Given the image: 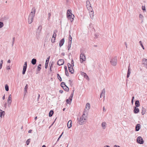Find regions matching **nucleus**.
I'll use <instances>...</instances> for the list:
<instances>
[{
    "mask_svg": "<svg viewBox=\"0 0 147 147\" xmlns=\"http://www.w3.org/2000/svg\"><path fill=\"white\" fill-rule=\"evenodd\" d=\"M36 12V9L34 7H33L28 17V22L29 24H31L33 21V19L35 16Z\"/></svg>",
    "mask_w": 147,
    "mask_h": 147,
    "instance_id": "1",
    "label": "nucleus"
},
{
    "mask_svg": "<svg viewBox=\"0 0 147 147\" xmlns=\"http://www.w3.org/2000/svg\"><path fill=\"white\" fill-rule=\"evenodd\" d=\"M85 112V110H84L83 115L81 117L78 118V123L80 125H82L85 122L86 116V115L84 113Z\"/></svg>",
    "mask_w": 147,
    "mask_h": 147,
    "instance_id": "2",
    "label": "nucleus"
},
{
    "mask_svg": "<svg viewBox=\"0 0 147 147\" xmlns=\"http://www.w3.org/2000/svg\"><path fill=\"white\" fill-rule=\"evenodd\" d=\"M71 11L70 9H68L67 11V16L68 19L71 22H72L73 20L74 16L71 13Z\"/></svg>",
    "mask_w": 147,
    "mask_h": 147,
    "instance_id": "3",
    "label": "nucleus"
},
{
    "mask_svg": "<svg viewBox=\"0 0 147 147\" xmlns=\"http://www.w3.org/2000/svg\"><path fill=\"white\" fill-rule=\"evenodd\" d=\"M42 29V26H39L37 30L36 36L37 39L40 38L41 30Z\"/></svg>",
    "mask_w": 147,
    "mask_h": 147,
    "instance_id": "4",
    "label": "nucleus"
},
{
    "mask_svg": "<svg viewBox=\"0 0 147 147\" xmlns=\"http://www.w3.org/2000/svg\"><path fill=\"white\" fill-rule=\"evenodd\" d=\"M86 57L84 53H81L80 55V61L81 63L86 60Z\"/></svg>",
    "mask_w": 147,
    "mask_h": 147,
    "instance_id": "5",
    "label": "nucleus"
},
{
    "mask_svg": "<svg viewBox=\"0 0 147 147\" xmlns=\"http://www.w3.org/2000/svg\"><path fill=\"white\" fill-rule=\"evenodd\" d=\"M110 63L113 66H115L117 63V58L114 57L112 58L110 61Z\"/></svg>",
    "mask_w": 147,
    "mask_h": 147,
    "instance_id": "6",
    "label": "nucleus"
},
{
    "mask_svg": "<svg viewBox=\"0 0 147 147\" xmlns=\"http://www.w3.org/2000/svg\"><path fill=\"white\" fill-rule=\"evenodd\" d=\"M86 5L87 9L90 11L92 9V8L90 2L89 1L87 0L86 1Z\"/></svg>",
    "mask_w": 147,
    "mask_h": 147,
    "instance_id": "7",
    "label": "nucleus"
},
{
    "mask_svg": "<svg viewBox=\"0 0 147 147\" xmlns=\"http://www.w3.org/2000/svg\"><path fill=\"white\" fill-rule=\"evenodd\" d=\"M67 65L68 67L69 71L71 74H73L74 72V70L72 65L69 63H68Z\"/></svg>",
    "mask_w": 147,
    "mask_h": 147,
    "instance_id": "8",
    "label": "nucleus"
},
{
    "mask_svg": "<svg viewBox=\"0 0 147 147\" xmlns=\"http://www.w3.org/2000/svg\"><path fill=\"white\" fill-rule=\"evenodd\" d=\"M12 102V98L11 94L9 95L7 99L8 105L9 107H10L11 103Z\"/></svg>",
    "mask_w": 147,
    "mask_h": 147,
    "instance_id": "9",
    "label": "nucleus"
},
{
    "mask_svg": "<svg viewBox=\"0 0 147 147\" xmlns=\"http://www.w3.org/2000/svg\"><path fill=\"white\" fill-rule=\"evenodd\" d=\"M137 141L138 143L140 144H143L144 142L143 139L141 136H139L138 137Z\"/></svg>",
    "mask_w": 147,
    "mask_h": 147,
    "instance_id": "10",
    "label": "nucleus"
},
{
    "mask_svg": "<svg viewBox=\"0 0 147 147\" xmlns=\"http://www.w3.org/2000/svg\"><path fill=\"white\" fill-rule=\"evenodd\" d=\"M27 62L26 61L24 63V64L23 66V70L22 71V74H24L25 73L27 67Z\"/></svg>",
    "mask_w": 147,
    "mask_h": 147,
    "instance_id": "11",
    "label": "nucleus"
},
{
    "mask_svg": "<svg viewBox=\"0 0 147 147\" xmlns=\"http://www.w3.org/2000/svg\"><path fill=\"white\" fill-rule=\"evenodd\" d=\"M142 62L144 66L147 69V59H143Z\"/></svg>",
    "mask_w": 147,
    "mask_h": 147,
    "instance_id": "12",
    "label": "nucleus"
},
{
    "mask_svg": "<svg viewBox=\"0 0 147 147\" xmlns=\"http://www.w3.org/2000/svg\"><path fill=\"white\" fill-rule=\"evenodd\" d=\"M94 12L93 9H92L91 10H90L89 12V15L90 17L92 19H93L94 17Z\"/></svg>",
    "mask_w": 147,
    "mask_h": 147,
    "instance_id": "13",
    "label": "nucleus"
},
{
    "mask_svg": "<svg viewBox=\"0 0 147 147\" xmlns=\"http://www.w3.org/2000/svg\"><path fill=\"white\" fill-rule=\"evenodd\" d=\"M64 60L63 59H59L57 62V64L59 65H61L63 64Z\"/></svg>",
    "mask_w": 147,
    "mask_h": 147,
    "instance_id": "14",
    "label": "nucleus"
},
{
    "mask_svg": "<svg viewBox=\"0 0 147 147\" xmlns=\"http://www.w3.org/2000/svg\"><path fill=\"white\" fill-rule=\"evenodd\" d=\"M131 69L130 67V65H129L128 67V69L127 71V78H128L129 76V75L130 74L131 72Z\"/></svg>",
    "mask_w": 147,
    "mask_h": 147,
    "instance_id": "15",
    "label": "nucleus"
},
{
    "mask_svg": "<svg viewBox=\"0 0 147 147\" xmlns=\"http://www.w3.org/2000/svg\"><path fill=\"white\" fill-rule=\"evenodd\" d=\"M64 38L62 39L59 42V46L60 47H61L63 44L64 42Z\"/></svg>",
    "mask_w": 147,
    "mask_h": 147,
    "instance_id": "16",
    "label": "nucleus"
},
{
    "mask_svg": "<svg viewBox=\"0 0 147 147\" xmlns=\"http://www.w3.org/2000/svg\"><path fill=\"white\" fill-rule=\"evenodd\" d=\"M107 125V124L105 122H103L102 123L101 126L103 129H105L106 128Z\"/></svg>",
    "mask_w": 147,
    "mask_h": 147,
    "instance_id": "17",
    "label": "nucleus"
},
{
    "mask_svg": "<svg viewBox=\"0 0 147 147\" xmlns=\"http://www.w3.org/2000/svg\"><path fill=\"white\" fill-rule=\"evenodd\" d=\"M139 109L136 107H134V112L135 113H138L139 112Z\"/></svg>",
    "mask_w": 147,
    "mask_h": 147,
    "instance_id": "18",
    "label": "nucleus"
},
{
    "mask_svg": "<svg viewBox=\"0 0 147 147\" xmlns=\"http://www.w3.org/2000/svg\"><path fill=\"white\" fill-rule=\"evenodd\" d=\"M50 57L49 56V57L47 59V60L46 61V63L45 64V68H47L48 67V62L49 61V59H50Z\"/></svg>",
    "mask_w": 147,
    "mask_h": 147,
    "instance_id": "19",
    "label": "nucleus"
},
{
    "mask_svg": "<svg viewBox=\"0 0 147 147\" xmlns=\"http://www.w3.org/2000/svg\"><path fill=\"white\" fill-rule=\"evenodd\" d=\"M72 121L71 120H69L67 123V127L69 128H70L71 127V123H72Z\"/></svg>",
    "mask_w": 147,
    "mask_h": 147,
    "instance_id": "20",
    "label": "nucleus"
},
{
    "mask_svg": "<svg viewBox=\"0 0 147 147\" xmlns=\"http://www.w3.org/2000/svg\"><path fill=\"white\" fill-rule=\"evenodd\" d=\"M105 88H104L102 91V92L101 93V95H102V96L103 97L104 99H105Z\"/></svg>",
    "mask_w": 147,
    "mask_h": 147,
    "instance_id": "21",
    "label": "nucleus"
},
{
    "mask_svg": "<svg viewBox=\"0 0 147 147\" xmlns=\"http://www.w3.org/2000/svg\"><path fill=\"white\" fill-rule=\"evenodd\" d=\"M140 124H137L136 126V131H138L140 128Z\"/></svg>",
    "mask_w": 147,
    "mask_h": 147,
    "instance_id": "22",
    "label": "nucleus"
},
{
    "mask_svg": "<svg viewBox=\"0 0 147 147\" xmlns=\"http://www.w3.org/2000/svg\"><path fill=\"white\" fill-rule=\"evenodd\" d=\"M28 84H26L24 88V95L25 94H26V93L27 92V89L28 88Z\"/></svg>",
    "mask_w": 147,
    "mask_h": 147,
    "instance_id": "23",
    "label": "nucleus"
},
{
    "mask_svg": "<svg viewBox=\"0 0 147 147\" xmlns=\"http://www.w3.org/2000/svg\"><path fill=\"white\" fill-rule=\"evenodd\" d=\"M82 75H83L84 78H86V79L88 80L89 79V77L86 73L84 72H82Z\"/></svg>",
    "mask_w": 147,
    "mask_h": 147,
    "instance_id": "24",
    "label": "nucleus"
},
{
    "mask_svg": "<svg viewBox=\"0 0 147 147\" xmlns=\"http://www.w3.org/2000/svg\"><path fill=\"white\" fill-rule=\"evenodd\" d=\"M36 62V60L35 59H33L32 60L31 63L33 65H35Z\"/></svg>",
    "mask_w": 147,
    "mask_h": 147,
    "instance_id": "25",
    "label": "nucleus"
},
{
    "mask_svg": "<svg viewBox=\"0 0 147 147\" xmlns=\"http://www.w3.org/2000/svg\"><path fill=\"white\" fill-rule=\"evenodd\" d=\"M135 105L136 106V107H139L140 105V103L139 101L138 100H136L135 103Z\"/></svg>",
    "mask_w": 147,
    "mask_h": 147,
    "instance_id": "26",
    "label": "nucleus"
},
{
    "mask_svg": "<svg viewBox=\"0 0 147 147\" xmlns=\"http://www.w3.org/2000/svg\"><path fill=\"white\" fill-rule=\"evenodd\" d=\"M5 114V111H3L1 110H0V116L1 117H2V115L3 116Z\"/></svg>",
    "mask_w": 147,
    "mask_h": 147,
    "instance_id": "27",
    "label": "nucleus"
},
{
    "mask_svg": "<svg viewBox=\"0 0 147 147\" xmlns=\"http://www.w3.org/2000/svg\"><path fill=\"white\" fill-rule=\"evenodd\" d=\"M90 108V105L89 103H87L86 105V108L88 110Z\"/></svg>",
    "mask_w": 147,
    "mask_h": 147,
    "instance_id": "28",
    "label": "nucleus"
},
{
    "mask_svg": "<svg viewBox=\"0 0 147 147\" xmlns=\"http://www.w3.org/2000/svg\"><path fill=\"white\" fill-rule=\"evenodd\" d=\"M146 112V109L144 108L143 107H142V112L141 113L142 115H144Z\"/></svg>",
    "mask_w": 147,
    "mask_h": 147,
    "instance_id": "29",
    "label": "nucleus"
},
{
    "mask_svg": "<svg viewBox=\"0 0 147 147\" xmlns=\"http://www.w3.org/2000/svg\"><path fill=\"white\" fill-rule=\"evenodd\" d=\"M139 17L140 19H141L142 21V22L143 21L144 16L141 14H140L139 16Z\"/></svg>",
    "mask_w": 147,
    "mask_h": 147,
    "instance_id": "30",
    "label": "nucleus"
},
{
    "mask_svg": "<svg viewBox=\"0 0 147 147\" xmlns=\"http://www.w3.org/2000/svg\"><path fill=\"white\" fill-rule=\"evenodd\" d=\"M53 113H54V112H53V111L51 110L50 111L49 113V117H51L53 115Z\"/></svg>",
    "mask_w": 147,
    "mask_h": 147,
    "instance_id": "31",
    "label": "nucleus"
},
{
    "mask_svg": "<svg viewBox=\"0 0 147 147\" xmlns=\"http://www.w3.org/2000/svg\"><path fill=\"white\" fill-rule=\"evenodd\" d=\"M41 64H39L38 65V66L37 68V70L38 71H40V70L41 69V68L40 66H41Z\"/></svg>",
    "mask_w": 147,
    "mask_h": 147,
    "instance_id": "32",
    "label": "nucleus"
},
{
    "mask_svg": "<svg viewBox=\"0 0 147 147\" xmlns=\"http://www.w3.org/2000/svg\"><path fill=\"white\" fill-rule=\"evenodd\" d=\"M63 88L66 91H68L69 90V88L67 86H65L64 88Z\"/></svg>",
    "mask_w": 147,
    "mask_h": 147,
    "instance_id": "33",
    "label": "nucleus"
},
{
    "mask_svg": "<svg viewBox=\"0 0 147 147\" xmlns=\"http://www.w3.org/2000/svg\"><path fill=\"white\" fill-rule=\"evenodd\" d=\"M5 88L6 91H8L9 90V86L7 84H6L5 86Z\"/></svg>",
    "mask_w": 147,
    "mask_h": 147,
    "instance_id": "34",
    "label": "nucleus"
},
{
    "mask_svg": "<svg viewBox=\"0 0 147 147\" xmlns=\"http://www.w3.org/2000/svg\"><path fill=\"white\" fill-rule=\"evenodd\" d=\"M61 86L63 88H64V87H65V86H66L65 85V82H61Z\"/></svg>",
    "mask_w": 147,
    "mask_h": 147,
    "instance_id": "35",
    "label": "nucleus"
},
{
    "mask_svg": "<svg viewBox=\"0 0 147 147\" xmlns=\"http://www.w3.org/2000/svg\"><path fill=\"white\" fill-rule=\"evenodd\" d=\"M68 43H69V44L67 46V48H68V50H69V49H70V48L71 47V42H68Z\"/></svg>",
    "mask_w": 147,
    "mask_h": 147,
    "instance_id": "36",
    "label": "nucleus"
},
{
    "mask_svg": "<svg viewBox=\"0 0 147 147\" xmlns=\"http://www.w3.org/2000/svg\"><path fill=\"white\" fill-rule=\"evenodd\" d=\"M71 40H72V37L70 35L69 36V41L68 42H71Z\"/></svg>",
    "mask_w": 147,
    "mask_h": 147,
    "instance_id": "37",
    "label": "nucleus"
},
{
    "mask_svg": "<svg viewBox=\"0 0 147 147\" xmlns=\"http://www.w3.org/2000/svg\"><path fill=\"white\" fill-rule=\"evenodd\" d=\"M139 43H140V45L142 47V48L143 49H144V48L143 46V45L142 43V42L141 41H139Z\"/></svg>",
    "mask_w": 147,
    "mask_h": 147,
    "instance_id": "38",
    "label": "nucleus"
},
{
    "mask_svg": "<svg viewBox=\"0 0 147 147\" xmlns=\"http://www.w3.org/2000/svg\"><path fill=\"white\" fill-rule=\"evenodd\" d=\"M4 26L3 23L2 22H0V28H2Z\"/></svg>",
    "mask_w": 147,
    "mask_h": 147,
    "instance_id": "39",
    "label": "nucleus"
},
{
    "mask_svg": "<svg viewBox=\"0 0 147 147\" xmlns=\"http://www.w3.org/2000/svg\"><path fill=\"white\" fill-rule=\"evenodd\" d=\"M57 76L60 81H62L61 78L58 74H57Z\"/></svg>",
    "mask_w": 147,
    "mask_h": 147,
    "instance_id": "40",
    "label": "nucleus"
},
{
    "mask_svg": "<svg viewBox=\"0 0 147 147\" xmlns=\"http://www.w3.org/2000/svg\"><path fill=\"white\" fill-rule=\"evenodd\" d=\"M15 40V37H13L12 38V46H13V45L14 44Z\"/></svg>",
    "mask_w": 147,
    "mask_h": 147,
    "instance_id": "41",
    "label": "nucleus"
},
{
    "mask_svg": "<svg viewBox=\"0 0 147 147\" xmlns=\"http://www.w3.org/2000/svg\"><path fill=\"white\" fill-rule=\"evenodd\" d=\"M30 139H28L26 141V143L27 145H28L29 144L30 142Z\"/></svg>",
    "mask_w": 147,
    "mask_h": 147,
    "instance_id": "42",
    "label": "nucleus"
},
{
    "mask_svg": "<svg viewBox=\"0 0 147 147\" xmlns=\"http://www.w3.org/2000/svg\"><path fill=\"white\" fill-rule=\"evenodd\" d=\"M48 20H49L50 18V17L51 16V13H49L48 14Z\"/></svg>",
    "mask_w": 147,
    "mask_h": 147,
    "instance_id": "43",
    "label": "nucleus"
},
{
    "mask_svg": "<svg viewBox=\"0 0 147 147\" xmlns=\"http://www.w3.org/2000/svg\"><path fill=\"white\" fill-rule=\"evenodd\" d=\"M71 64H72L71 65H72V66H74V61H73V59H72L71 60Z\"/></svg>",
    "mask_w": 147,
    "mask_h": 147,
    "instance_id": "44",
    "label": "nucleus"
},
{
    "mask_svg": "<svg viewBox=\"0 0 147 147\" xmlns=\"http://www.w3.org/2000/svg\"><path fill=\"white\" fill-rule=\"evenodd\" d=\"M56 36V34H53V35L52 38H55Z\"/></svg>",
    "mask_w": 147,
    "mask_h": 147,
    "instance_id": "45",
    "label": "nucleus"
},
{
    "mask_svg": "<svg viewBox=\"0 0 147 147\" xmlns=\"http://www.w3.org/2000/svg\"><path fill=\"white\" fill-rule=\"evenodd\" d=\"M66 101L67 102V104H69L70 103H71V101H69V100L68 99H67L66 100Z\"/></svg>",
    "mask_w": 147,
    "mask_h": 147,
    "instance_id": "46",
    "label": "nucleus"
},
{
    "mask_svg": "<svg viewBox=\"0 0 147 147\" xmlns=\"http://www.w3.org/2000/svg\"><path fill=\"white\" fill-rule=\"evenodd\" d=\"M134 96H133L132 97V99L131 101V103L132 104H133V103L134 100Z\"/></svg>",
    "mask_w": 147,
    "mask_h": 147,
    "instance_id": "47",
    "label": "nucleus"
},
{
    "mask_svg": "<svg viewBox=\"0 0 147 147\" xmlns=\"http://www.w3.org/2000/svg\"><path fill=\"white\" fill-rule=\"evenodd\" d=\"M55 38H54V39L52 38L51 39V41L52 42H54L55 41Z\"/></svg>",
    "mask_w": 147,
    "mask_h": 147,
    "instance_id": "48",
    "label": "nucleus"
},
{
    "mask_svg": "<svg viewBox=\"0 0 147 147\" xmlns=\"http://www.w3.org/2000/svg\"><path fill=\"white\" fill-rule=\"evenodd\" d=\"M74 90H72L73 92L71 93V95H70V96H72V97L73 96L74 92Z\"/></svg>",
    "mask_w": 147,
    "mask_h": 147,
    "instance_id": "49",
    "label": "nucleus"
},
{
    "mask_svg": "<svg viewBox=\"0 0 147 147\" xmlns=\"http://www.w3.org/2000/svg\"><path fill=\"white\" fill-rule=\"evenodd\" d=\"M65 75H66V76H68L69 74H68V71H65Z\"/></svg>",
    "mask_w": 147,
    "mask_h": 147,
    "instance_id": "50",
    "label": "nucleus"
},
{
    "mask_svg": "<svg viewBox=\"0 0 147 147\" xmlns=\"http://www.w3.org/2000/svg\"><path fill=\"white\" fill-rule=\"evenodd\" d=\"M142 9L143 10H145V6H142Z\"/></svg>",
    "mask_w": 147,
    "mask_h": 147,
    "instance_id": "51",
    "label": "nucleus"
},
{
    "mask_svg": "<svg viewBox=\"0 0 147 147\" xmlns=\"http://www.w3.org/2000/svg\"><path fill=\"white\" fill-rule=\"evenodd\" d=\"M72 98L73 97L71 96H69V100H70V101H71L72 100Z\"/></svg>",
    "mask_w": 147,
    "mask_h": 147,
    "instance_id": "52",
    "label": "nucleus"
},
{
    "mask_svg": "<svg viewBox=\"0 0 147 147\" xmlns=\"http://www.w3.org/2000/svg\"><path fill=\"white\" fill-rule=\"evenodd\" d=\"M64 68H65V71H67V67L66 66H65Z\"/></svg>",
    "mask_w": 147,
    "mask_h": 147,
    "instance_id": "53",
    "label": "nucleus"
},
{
    "mask_svg": "<svg viewBox=\"0 0 147 147\" xmlns=\"http://www.w3.org/2000/svg\"><path fill=\"white\" fill-rule=\"evenodd\" d=\"M6 69H10V67L9 66H8L6 67Z\"/></svg>",
    "mask_w": 147,
    "mask_h": 147,
    "instance_id": "54",
    "label": "nucleus"
},
{
    "mask_svg": "<svg viewBox=\"0 0 147 147\" xmlns=\"http://www.w3.org/2000/svg\"><path fill=\"white\" fill-rule=\"evenodd\" d=\"M57 32V30H54V33L53 34H56Z\"/></svg>",
    "mask_w": 147,
    "mask_h": 147,
    "instance_id": "55",
    "label": "nucleus"
},
{
    "mask_svg": "<svg viewBox=\"0 0 147 147\" xmlns=\"http://www.w3.org/2000/svg\"><path fill=\"white\" fill-rule=\"evenodd\" d=\"M3 63V60H1V61L0 64H1V65H2Z\"/></svg>",
    "mask_w": 147,
    "mask_h": 147,
    "instance_id": "56",
    "label": "nucleus"
},
{
    "mask_svg": "<svg viewBox=\"0 0 147 147\" xmlns=\"http://www.w3.org/2000/svg\"><path fill=\"white\" fill-rule=\"evenodd\" d=\"M69 84H70V85L71 84L72 82L71 80H69Z\"/></svg>",
    "mask_w": 147,
    "mask_h": 147,
    "instance_id": "57",
    "label": "nucleus"
},
{
    "mask_svg": "<svg viewBox=\"0 0 147 147\" xmlns=\"http://www.w3.org/2000/svg\"><path fill=\"white\" fill-rule=\"evenodd\" d=\"M114 147H120L119 146L115 145L114 146Z\"/></svg>",
    "mask_w": 147,
    "mask_h": 147,
    "instance_id": "58",
    "label": "nucleus"
},
{
    "mask_svg": "<svg viewBox=\"0 0 147 147\" xmlns=\"http://www.w3.org/2000/svg\"><path fill=\"white\" fill-rule=\"evenodd\" d=\"M103 110L104 111H106V109H105V107H104L103 108Z\"/></svg>",
    "mask_w": 147,
    "mask_h": 147,
    "instance_id": "59",
    "label": "nucleus"
},
{
    "mask_svg": "<svg viewBox=\"0 0 147 147\" xmlns=\"http://www.w3.org/2000/svg\"><path fill=\"white\" fill-rule=\"evenodd\" d=\"M32 130L31 129H30L28 131V132L29 133H31L32 132Z\"/></svg>",
    "mask_w": 147,
    "mask_h": 147,
    "instance_id": "60",
    "label": "nucleus"
},
{
    "mask_svg": "<svg viewBox=\"0 0 147 147\" xmlns=\"http://www.w3.org/2000/svg\"><path fill=\"white\" fill-rule=\"evenodd\" d=\"M63 132H62V133L59 136V138H61V137L62 136V135H63Z\"/></svg>",
    "mask_w": 147,
    "mask_h": 147,
    "instance_id": "61",
    "label": "nucleus"
},
{
    "mask_svg": "<svg viewBox=\"0 0 147 147\" xmlns=\"http://www.w3.org/2000/svg\"><path fill=\"white\" fill-rule=\"evenodd\" d=\"M5 98V95L4 94V96L2 97V99L3 100H4Z\"/></svg>",
    "mask_w": 147,
    "mask_h": 147,
    "instance_id": "62",
    "label": "nucleus"
},
{
    "mask_svg": "<svg viewBox=\"0 0 147 147\" xmlns=\"http://www.w3.org/2000/svg\"><path fill=\"white\" fill-rule=\"evenodd\" d=\"M40 95L39 94H38V100L39 99V98H40Z\"/></svg>",
    "mask_w": 147,
    "mask_h": 147,
    "instance_id": "63",
    "label": "nucleus"
},
{
    "mask_svg": "<svg viewBox=\"0 0 147 147\" xmlns=\"http://www.w3.org/2000/svg\"><path fill=\"white\" fill-rule=\"evenodd\" d=\"M59 92L61 93H63V91L62 90H60Z\"/></svg>",
    "mask_w": 147,
    "mask_h": 147,
    "instance_id": "64",
    "label": "nucleus"
}]
</instances>
